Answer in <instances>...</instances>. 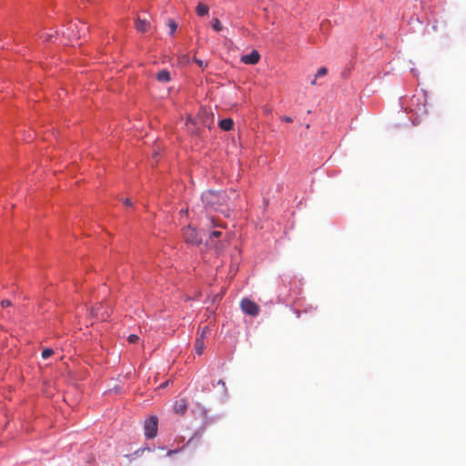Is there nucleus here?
Instances as JSON below:
<instances>
[{"label": "nucleus", "mask_w": 466, "mask_h": 466, "mask_svg": "<svg viewBox=\"0 0 466 466\" xmlns=\"http://www.w3.org/2000/svg\"><path fill=\"white\" fill-rule=\"evenodd\" d=\"M238 195L235 190L226 191L207 190L201 196L206 208L218 210L228 216V212L235 208V201Z\"/></svg>", "instance_id": "f257e3e1"}, {"label": "nucleus", "mask_w": 466, "mask_h": 466, "mask_svg": "<svg viewBox=\"0 0 466 466\" xmlns=\"http://www.w3.org/2000/svg\"><path fill=\"white\" fill-rule=\"evenodd\" d=\"M158 419L157 416L152 415L145 420L144 431L147 439H153L157 434Z\"/></svg>", "instance_id": "f03ea898"}, {"label": "nucleus", "mask_w": 466, "mask_h": 466, "mask_svg": "<svg viewBox=\"0 0 466 466\" xmlns=\"http://www.w3.org/2000/svg\"><path fill=\"white\" fill-rule=\"evenodd\" d=\"M183 238L187 244L198 246L202 242V238L199 236L196 228L187 226L183 229Z\"/></svg>", "instance_id": "7ed1b4c3"}, {"label": "nucleus", "mask_w": 466, "mask_h": 466, "mask_svg": "<svg viewBox=\"0 0 466 466\" xmlns=\"http://www.w3.org/2000/svg\"><path fill=\"white\" fill-rule=\"evenodd\" d=\"M87 29L88 28L86 26V24L81 21H79L78 23L72 24L67 29L69 31L68 36L80 38L85 35Z\"/></svg>", "instance_id": "20e7f679"}, {"label": "nucleus", "mask_w": 466, "mask_h": 466, "mask_svg": "<svg viewBox=\"0 0 466 466\" xmlns=\"http://www.w3.org/2000/svg\"><path fill=\"white\" fill-rule=\"evenodd\" d=\"M240 305L242 310L250 316H257L259 313V307L248 299H244Z\"/></svg>", "instance_id": "39448f33"}, {"label": "nucleus", "mask_w": 466, "mask_h": 466, "mask_svg": "<svg viewBox=\"0 0 466 466\" xmlns=\"http://www.w3.org/2000/svg\"><path fill=\"white\" fill-rule=\"evenodd\" d=\"M260 58V55L258 51L253 50L250 54L243 56L241 57V62L247 65H256Z\"/></svg>", "instance_id": "423d86ee"}, {"label": "nucleus", "mask_w": 466, "mask_h": 466, "mask_svg": "<svg viewBox=\"0 0 466 466\" xmlns=\"http://www.w3.org/2000/svg\"><path fill=\"white\" fill-rule=\"evenodd\" d=\"M187 401L185 399H180L174 403L173 410L177 414L183 415L187 411Z\"/></svg>", "instance_id": "0eeeda50"}, {"label": "nucleus", "mask_w": 466, "mask_h": 466, "mask_svg": "<svg viewBox=\"0 0 466 466\" xmlns=\"http://www.w3.org/2000/svg\"><path fill=\"white\" fill-rule=\"evenodd\" d=\"M149 22L147 19H140L139 17L136 21V28L138 32L145 33L149 28Z\"/></svg>", "instance_id": "6e6552de"}, {"label": "nucleus", "mask_w": 466, "mask_h": 466, "mask_svg": "<svg viewBox=\"0 0 466 466\" xmlns=\"http://www.w3.org/2000/svg\"><path fill=\"white\" fill-rule=\"evenodd\" d=\"M234 122L231 118H224L219 121V127L224 131H229L232 129Z\"/></svg>", "instance_id": "1a4fd4ad"}, {"label": "nucleus", "mask_w": 466, "mask_h": 466, "mask_svg": "<svg viewBox=\"0 0 466 466\" xmlns=\"http://www.w3.org/2000/svg\"><path fill=\"white\" fill-rule=\"evenodd\" d=\"M157 79L162 83H167L170 81V74L167 70L164 69L157 74Z\"/></svg>", "instance_id": "9d476101"}, {"label": "nucleus", "mask_w": 466, "mask_h": 466, "mask_svg": "<svg viewBox=\"0 0 466 466\" xmlns=\"http://www.w3.org/2000/svg\"><path fill=\"white\" fill-rule=\"evenodd\" d=\"M208 10H209L208 6L202 3H199L196 7V12L199 16H204V15H208Z\"/></svg>", "instance_id": "9b49d317"}, {"label": "nucleus", "mask_w": 466, "mask_h": 466, "mask_svg": "<svg viewBox=\"0 0 466 466\" xmlns=\"http://www.w3.org/2000/svg\"><path fill=\"white\" fill-rule=\"evenodd\" d=\"M204 349H205V344H204L203 339L198 338L196 339V343H195V350H196L197 354L201 355L204 351Z\"/></svg>", "instance_id": "f8f14e48"}, {"label": "nucleus", "mask_w": 466, "mask_h": 466, "mask_svg": "<svg viewBox=\"0 0 466 466\" xmlns=\"http://www.w3.org/2000/svg\"><path fill=\"white\" fill-rule=\"evenodd\" d=\"M211 26L217 32H219V31H221L223 29V25H222V24H221V22L219 21L218 18H213L212 19Z\"/></svg>", "instance_id": "ddd939ff"}, {"label": "nucleus", "mask_w": 466, "mask_h": 466, "mask_svg": "<svg viewBox=\"0 0 466 466\" xmlns=\"http://www.w3.org/2000/svg\"><path fill=\"white\" fill-rule=\"evenodd\" d=\"M99 309H100L99 308H95V309H92V314H93L95 317H96V318L101 319L102 320H104V319L108 316V314H105V313H101V314H100V313H99Z\"/></svg>", "instance_id": "4468645a"}, {"label": "nucleus", "mask_w": 466, "mask_h": 466, "mask_svg": "<svg viewBox=\"0 0 466 466\" xmlns=\"http://www.w3.org/2000/svg\"><path fill=\"white\" fill-rule=\"evenodd\" d=\"M167 25L168 27L170 28V34L173 35L177 28V23L174 20L169 19Z\"/></svg>", "instance_id": "2eb2a0df"}, {"label": "nucleus", "mask_w": 466, "mask_h": 466, "mask_svg": "<svg viewBox=\"0 0 466 466\" xmlns=\"http://www.w3.org/2000/svg\"><path fill=\"white\" fill-rule=\"evenodd\" d=\"M54 354V350L52 349H45L43 351H42V358L43 359H48L49 357H51L52 355Z\"/></svg>", "instance_id": "dca6fc26"}, {"label": "nucleus", "mask_w": 466, "mask_h": 466, "mask_svg": "<svg viewBox=\"0 0 466 466\" xmlns=\"http://www.w3.org/2000/svg\"><path fill=\"white\" fill-rule=\"evenodd\" d=\"M210 332V328L208 326H204L202 329H201V332H200V335H199V339H203L208 335L209 334Z\"/></svg>", "instance_id": "f3484780"}, {"label": "nucleus", "mask_w": 466, "mask_h": 466, "mask_svg": "<svg viewBox=\"0 0 466 466\" xmlns=\"http://www.w3.org/2000/svg\"><path fill=\"white\" fill-rule=\"evenodd\" d=\"M327 73H328V70H327V68H326V67H320V68L317 71V73H316V75H315V76H316V77H321V76H326V75H327Z\"/></svg>", "instance_id": "a211bd4d"}, {"label": "nucleus", "mask_w": 466, "mask_h": 466, "mask_svg": "<svg viewBox=\"0 0 466 466\" xmlns=\"http://www.w3.org/2000/svg\"><path fill=\"white\" fill-rule=\"evenodd\" d=\"M194 61L200 67H206L208 66L207 62H204L203 60L198 59L197 57L194 58Z\"/></svg>", "instance_id": "6ab92c4d"}, {"label": "nucleus", "mask_w": 466, "mask_h": 466, "mask_svg": "<svg viewBox=\"0 0 466 466\" xmlns=\"http://www.w3.org/2000/svg\"><path fill=\"white\" fill-rule=\"evenodd\" d=\"M127 340L129 343H136L138 340V337L135 334H131L128 336Z\"/></svg>", "instance_id": "aec40b11"}, {"label": "nucleus", "mask_w": 466, "mask_h": 466, "mask_svg": "<svg viewBox=\"0 0 466 466\" xmlns=\"http://www.w3.org/2000/svg\"><path fill=\"white\" fill-rule=\"evenodd\" d=\"M222 235V232L219 230H213L210 233V238H219Z\"/></svg>", "instance_id": "412c9836"}, {"label": "nucleus", "mask_w": 466, "mask_h": 466, "mask_svg": "<svg viewBox=\"0 0 466 466\" xmlns=\"http://www.w3.org/2000/svg\"><path fill=\"white\" fill-rule=\"evenodd\" d=\"M1 305L3 308H6V307H10L12 305V303L9 299H4V300H2Z\"/></svg>", "instance_id": "4be33fe9"}, {"label": "nucleus", "mask_w": 466, "mask_h": 466, "mask_svg": "<svg viewBox=\"0 0 466 466\" xmlns=\"http://www.w3.org/2000/svg\"><path fill=\"white\" fill-rule=\"evenodd\" d=\"M281 120L283 122H287V123L292 122V118L290 116H282Z\"/></svg>", "instance_id": "5701e85b"}, {"label": "nucleus", "mask_w": 466, "mask_h": 466, "mask_svg": "<svg viewBox=\"0 0 466 466\" xmlns=\"http://www.w3.org/2000/svg\"><path fill=\"white\" fill-rule=\"evenodd\" d=\"M123 203L127 206H131V201L129 198H126L123 200Z\"/></svg>", "instance_id": "b1692460"}, {"label": "nucleus", "mask_w": 466, "mask_h": 466, "mask_svg": "<svg viewBox=\"0 0 466 466\" xmlns=\"http://www.w3.org/2000/svg\"><path fill=\"white\" fill-rule=\"evenodd\" d=\"M41 37H45V39H46V41H49V40H51L52 35H41Z\"/></svg>", "instance_id": "393cba45"}, {"label": "nucleus", "mask_w": 466, "mask_h": 466, "mask_svg": "<svg viewBox=\"0 0 466 466\" xmlns=\"http://www.w3.org/2000/svg\"><path fill=\"white\" fill-rule=\"evenodd\" d=\"M218 385L222 386L223 388L226 387L225 382L222 380H219L218 382Z\"/></svg>", "instance_id": "a878e982"}, {"label": "nucleus", "mask_w": 466, "mask_h": 466, "mask_svg": "<svg viewBox=\"0 0 466 466\" xmlns=\"http://www.w3.org/2000/svg\"><path fill=\"white\" fill-rule=\"evenodd\" d=\"M176 452H177V451H167V455L170 456V455H173Z\"/></svg>", "instance_id": "bb28decb"}, {"label": "nucleus", "mask_w": 466, "mask_h": 466, "mask_svg": "<svg viewBox=\"0 0 466 466\" xmlns=\"http://www.w3.org/2000/svg\"><path fill=\"white\" fill-rule=\"evenodd\" d=\"M317 78H318V77H316V76H315V78L311 81V85H315V84H316V79H317Z\"/></svg>", "instance_id": "cd10ccee"}]
</instances>
